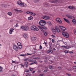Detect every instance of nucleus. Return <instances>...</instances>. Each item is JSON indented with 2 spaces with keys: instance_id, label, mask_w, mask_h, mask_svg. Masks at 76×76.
Returning a JSON list of instances; mask_svg holds the SVG:
<instances>
[{
  "instance_id": "1",
  "label": "nucleus",
  "mask_w": 76,
  "mask_h": 76,
  "mask_svg": "<svg viewBox=\"0 0 76 76\" xmlns=\"http://www.w3.org/2000/svg\"><path fill=\"white\" fill-rule=\"evenodd\" d=\"M17 3L21 7H26V4L25 3H22L20 0L18 1L17 2Z\"/></svg>"
},
{
  "instance_id": "2",
  "label": "nucleus",
  "mask_w": 76,
  "mask_h": 76,
  "mask_svg": "<svg viewBox=\"0 0 76 76\" xmlns=\"http://www.w3.org/2000/svg\"><path fill=\"white\" fill-rule=\"evenodd\" d=\"M31 31H39V28L35 26H31Z\"/></svg>"
},
{
  "instance_id": "3",
  "label": "nucleus",
  "mask_w": 76,
  "mask_h": 76,
  "mask_svg": "<svg viewBox=\"0 0 76 76\" xmlns=\"http://www.w3.org/2000/svg\"><path fill=\"white\" fill-rule=\"evenodd\" d=\"M47 23L45 21L43 20H41L39 22V25L41 26H44L45 24Z\"/></svg>"
},
{
  "instance_id": "4",
  "label": "nucleus",
  "mask_w": 76,
  "mask_h": 76,
  "mask_svg": "<svg viewBox=\"0 0 76 76\" xmlns=\"http://www.w3.org/2000/svg\"><path fill=\"white\" fill-rule=\"evenodd\" d=\"M62 34L63 36L65 37V38H69V35L67 33L62 32Z\"/></svg>"
},
{
  "instance_id": "5",
  "label": "nucleus",
  "mask_w": 76,
  "mask_h": 76,
  "mask_svg": "<svg viewBox=\"0 0 76 76\" xmlns=\"http://www.w3.org/2000/svg\"><path fill=\"white\" fill-rule=\"evenodd\" d=\"M56 22L59 24H61V23H62V21H61V19L59 18H57L56 19Z\"/></svg>"
},
{
  "instance_id": "6",
  "label": "nucleus",
  "mask_w": 76,
  "mask_h": 76,
  "mask_svg": "<svg viewBox=\"0 0 76 76\" xmlns=\"http://www.w3.org/2000/svg\"><path fill=\"white\" fill-rule=\"evenodd\" d=\"M38 28L41 30L42 32L44 33V35H45V36H47V32H46L45 33L44 29L42 28V27L40 26H38Z\"/></svg>"
},
{
  "instance_id": "7",
  "label": "nucleus",
  "mask_w": 76,
  "mask_h": 76,
  "mask_svg": "<svg viewBox=\"0 0 76 76\" xmlns=\"http://www.w3.org/2000/svg\"><path fill=\"white\" fill-rule=\"evenodd\" d=\"M13 48L15 51H19V48L16 45H14L13 47Z\"/></svg>"
},
{
  "instance_id": "8",
  "label": "nucleus",
  "mask_w": 76,
  "mask_h": 76,
  "mask_svg": "<svg viewBox=\"0 0 76 76\" xmlns=\"http://www.w3.org/2000/svg\"><path fill=\"white\" fill-rule=\"evenodd\" d=\"M42 18L43 19L45 20H48V19H50V17L48 16L45 15L42 17Z\"/></svg>"
},
{
  "instance_id": "9",
  "label": "nucleus",
  "mask_w": 76,
  "mask_h": 76,
  "mask_svg": "<svg viewBox=\"0 0 76 76\" xmlns=\"http://www.w3.org/2000/svg\"><path fill=\"white\" fill-rule=\"evenodd\" d=\"M21 29H23L24 31H27L29 28L28 26H25L24 27L23 26H22L21 27Z\"/></svg>"
},
{
  "instance_id": "10",
  "label": "nucleus",
  "mask_w": 76,
  "mask_h": 76,
  "mask_svg": "<svg viewBox=\"0 0 76 76\" xmlns=\"http://www.w3.org/2000/svg\"><path fill=\"white\" fill-rule=\"evenodd\" d=\"M66 16V17L68 18H69V19H74L75 18V17L70 15H67Z\"/></svg>"
},
{
  "instance_id": "11",
  "label": "nucleus",
  "mask_w": 76,
  "mask_h": 76,
  "mask_svg": "<svg viewBox=\"0 0 76 76\" xmlns=\"http://www.w3.org/2000/svg\"><path fill=\"white\" fill-rule=\"evenodd\" d=\"M26 13H27L28 14H30V15H33V16H35L36 15V14L35 13L29 11L27 12Z\"/></svg>"
},
{
  "instance_id": "12",
  "label": "nucleus",
  "mask_w": 76,
  "mask_h": 76,
  "mask_svg": "<svg viewBox=\"0 0 76 76\" xmlns=\"http://www.w3.org/2000/svg\"><path fill=\"white\" fill-rule=\"evenodd\" d=\"M51 31L53 34H54V35L56 34V30H55V29L53 28H52Z\"/></svg>"
},
{
  "instance_id": "13",
  "label": "nucleus",
  "mask_w": 76,
  "mask_h": 76,
  "mask_svg": "<svg viewBox=\"0 0 76 76\" xmlns=\"http://www.w3.org/2000/svg\"><path fill=\"white\" fill-rule=\"evenodd\" d=\"M55 29L57 32L59 33L60 32V28H59L57 26H56L55 28Z\"/></svg>"
},
{
  "instance_id": "14",
  "label": "nucleus",
  "mask_w": 76,
  "mask_h": 76,
  "mask_svg": "<svg viewBox=\"0 0 76 76\" xmlns=\"http://www.w3.org/2000/svg\"><path fill=\"white\" fill-rule=\"evenodd\" d=\"M14 31V28H10L9 31L10 34H12V32H13Z\"/></svg>"
},
{
  "instance_id": "15",
  "label": "nucleus",
  "mask_w": 76,
  "mask_h": 76,
  "mask_svg": "<svg viewBox=\"0 0 76 76\" xmlns=\"http://www.w3.org/2000/svg\"><path fill=\"white\" fill-rule=\"evenodd\" d=\"M14 11H15L16 12H20V13H22L23 11L21 10H19L17 9H14Z\"/></svg>"
},
{
  "instance_id": "16",
  "label": "nucleus",
  "mask_w": 76,
  "mask_h": 76,
  "mask_svg": "<svg viewBox=\"0 0 76 76\" xmlns=\"http://www.w3.org/2000/svg\"><path fill=\"white\" fill-rule=\"evenodd\" d=\"M50 2H51V3H54L57 1L54 0H50Z\"/></svg>"
},
{
  "instance_id": "17",
  "label": "nucleus",
  "mask_w": 76,
  "mask_h": 76,
  "mask_svg": "<svg viewBox=\"0 0 76 76\" xmlns=\"http://www.w3.org/2000/svg\"><path fill=\"white\" fill-rule=\"evenodd\" d=\"M68 7L69 9H75V7L72 6H69Z\"/></svg>"
},
{
  "instance_id": "18",
  "label": "nucleus",
  "mask_w": 76,
  "mask_h": 76,
  "mask_svg": "<svg viewBox=\"0 0 76 76\" xmlns=\"http://www.w3.org/2000/svg\"><path fill=\"white\" fill-rule=\"evenodd\" d=\"M7 14L9 15L10 16H11L12 15V13L11 12H9L7 13Z\"/></svg>"
},
{
  "instance_id": "19",
  "label": "nucleus",
  "mask_w": 76,
  "mask_h": 76,
  "mask_svg": "<svg viewBox=\"0 0 76 76\" xmlns=\"http://www.w3.org/2000/svg\"><path fill=\"white\" fill-rule=\"evenodd\" d=\"M31 39L33 41H35L36 39V37H33L31 38Z\"/></svg>"
},
{
  "instance_id": "20",
  "label": "nucleus",
  "mask_w": 76,
  "mask_h": 76,
  "mask_svg": "<svg viewBox=\"0 0 76 76\" xmlns=\"http://www.w3.org/2000/svg\"><path fill=\"white\" fill-rule=\"evenodd\" d=\"M42 27L43 29H45V30H47V29H48L47 27L45 26H42Z\"/></svg>"
},
{
  "instance_id": "21",
  "label": "nucleus",
  "mask_w": 76,
  "mask_h": 76,
  "mask_svg": "<svg viewBox=\"0 0 76 76\" xmlns=\"http://www.w3.org/2000/svg\"><path fill=\"white\" fill-rule=\"evenodd\" d=\"M33 17L32 16H30L28 18V20H32Z\"/></svg>"
},
{
  "instance_id": "22",
  "label": "nucleus",
  "mask_w": 76,
  "mask_h": 76,
  "mask_svg": "<svg viewBox=\"0 0 76 76\" xmlns=\"http://www.w3.org/2000/svg\"><path fill=\"white\" fill-rule=\"evenodd\" d=\"M64 20L65 21V22H67V23H69V21L67 19H66L65 18H64Z\"/></svg>"
},
{
  "instance_id": "23",
  "label": "nucleus",
  "mask_w": 76,
  "mask_h": 76,
  "mask_svg": "<svg viewBox=\"0 0 76 76\" xmlns=\"http://www.w3.org/2000/svg\"><path fill=\"white\" fill-rule=\"evenodd\" d=\"M23 37L24 38H27L28 37V35L26 34H23Z\"/></svg>"
},
{
  "instance_id": "24",
  "label": "nucleus",
  "mask_w": 76,
  "mask_h": 76,
  "mask_svg": "<svg viewBox=\"0 0 76 76\" xmlns=\"http://www.w3.org/2000/svg\"><path fill=\"white\" fill-rule=\"evenodd\" d=\"M34 3H37L39 2V0H34Z\"/></svg>"
},
{
  "instance_id": "25",
  "label": "nucleus",
  "mask_w": 76,
  "mask_h": 76,
  "mask_svg": "<svg viewBox=\"0 0 76 76\" xmlns=\"http://www.w3.org/2000/svg\"><path fill=\"white\" fill-rule=\"evenodd\" d=\"M49 69H50V70H52L53 69V66H49Z\"/></svg>"
},
{
  "instance_id": "26",
  "label": "nucleus",
  "mask_w": 76,
  "mask_h": 76,
  "mask_svg": "<svg viewBox=\"0 0 76 76\" xmlns=\"http://www.w3.org/2000/svg\"><path fill=\"white\" fill-rule=\"evenodd\" d=\"M27 64H28V62H25L24 63V65L25 66H27Z\"/></svg>"
},
{
  "instance_id": "27",
  "label": "nucleus",
  "mask_w": 76,
  "mask_h": 76,
  "mask_svg": "<svg viewBox=\"0 0 76 76\" xmlns=\"http://www.w3.org/2000/svg\"><path fill=\"white\" fill-rule=\"evenodd\" d=\"M18 47L19 49H21L22 48V46L21 45H20L18 46Z\"/></svg>"
},
{
  "instance_id": "28",
  "label": "nucleus",
  "mask_w": 76,
  "mask_h": 76,
  "mask_svg": "<svg viewBox=\"0 0 76 76\" xmlns=\"http://www.w3.org/2000/svg\"><path fill=\"white\" fill-rule=\"evenodd\" d=\"M62 30V31H66V28L64 27H63Z\"/></svg>"
},
{
  "instance_id": "29",
  "label": "nucleus",
  "mask_w": 76,
  "mask_h": 76,
  "mask_svg": "<svg viewBox=\"0 0 76 76\" xmlns=\"http://www.w3.org/2000/svg\"><path fill=\"white\" fill-rule=\"evenodd\" d=\"M3 71V67L0 66V72H2Z\"/></svg>"
},
{
  "instance_id": "30",
  "label": "nucleus",
  "mask_w": 76,
  "mask_h": 76,
  "mask_svg": "<svg viewBox=\"0 0 76 76\" xmlns=\"http://www.w3.org/2000/svg\"><path fill=\"white\" fill-rule=\"evenodd\" d=\"M47 53H50V52H51V53H53V51L51 50H49L48 51H47Z\"/></svg>"
},
{
  "instance_id": "31",
  "label": "nucleus",
  "mask_w": 76,
  "mask_h": 76,
  "mask_svg": "<svg viewBox=\"0 0 76 76\" xmlns=\"http://www.w3.org/2000/svg\"><path fill=\"white\" fill-rule=\"evenodd\" d=\"M72 22L74 23H76V20L75 19H73L72 20Z\"/></svg>"
},
{
  "instance_id": "32",
  "label": "nucleus",
  "mask_w": 76,
  "mask_h": 76,
  "mask_svg": "<svg viewBox=\"0 0 76 76\" xmlns=\"http://www.w3.org/2000/svg\"><path fill=\"white\" fill-rule=\"evenodd\" d=\"M28 61L29 62H33V61H34V60L33 59H29L28 60Z\"/></svg>"
},
{
  "instance_id": "33",
  "label": "nucleus",
  "mask_w": 76,
  "mask_h": 76,
  "mask_svg": "<svg viewBox=\"0 0 76 76\" xmlns=\"http://www.w3.org/2000/svg\"><path fill=\"white\" fill-rule=\"evenodd\" d=\"M17 45L18 46H19V45H22V44H21V43H20V42H18V43H17Z\"/></svg>"
},
{
  "instance_id": "34",
  "label": "nucleus",
  "mask_w": 76,
  "mask_h": 76,
  "mask_svg": "<svg viewBox=\"0 0 76 76\" xmlns=\"http://www.w3.org/2000/svg\"><path fill=\"white\" fill-rule=\"evenodd\" d=\"M47 23L50 25H51V22L50 21H48Z\"/></svg>"
},
{
  "instance_id": "35",
  "label": "nucleus",
  "mask_w": 76,
  "mask_h": 76,
  "mask_svg": "<svg viewBox=\"0 0 76 76\" xmlns=\"http://www.w3.org/2000/svg\"><path fill=\"white\" fill-rule=\"evenodd\" d=\"M59 27L62 30L63 26H59Z\"/></svg>"
},
{
  "instance_id": "36",
  "label": "nucleus",
  "mask_w": 76,
  "mask_h": 76,
  "mask_svg": "<svg viewBox=\"0 0 76 76\" xmlns=\"http://www.w3.org/2000/svg\"><path fill=\"white\" fill-rule=\"evenodd\" d=\"M20 56H26V55L24 54H22L20 55Z\"/></svg>"
},
{
  "instance_id": "37",
  "label": "nucleus",
  "mask_w": 76,
  "mask_h": 76,
  "mask_svg": "<svg viewBox=\"0 0 76 76\" xmlns=\"http://www.w3.org/2000/svg\"><path fill=\"white\" fill-rule=\"evenodd\" d=\"M72 69H76V66H74L72 67Z\"/></svg>"
},
{
  "instance_id": "38",
  "label": "nucleus",
  "mask_w": 76,
  "mask_h": 76,
  "mask_svg": "<svg viewBox=\"0 0 76 76\" xmlns=\"http://www.w3.org/2000/svg\"><path fill=\"white\" fill-rule=\"evenodd\" d=\"M34 63H35V64H37V61L35 60L34 61Z\"/></svg>"
},
{
  "instance_id": "39",
  "label": "nucleus",
  "mask_w": 76,
  "mask_h": 76,
  "mask_svg": "<svg viewBox=\"0 0 76 76\" xmlns=\"http://www.w3.org/2000/svg\"><path fill=\"white\" fill-rule=\"evenodd\" d=\"M74 33L76 35V29H75L74 30Z\"/></svg>"
},
{
  "instance_id": "40",
  "label": "nucleus",
  "mask_w": 76,
  "mask_h": 76,
  "mask_svg": "<svg viewBox=\"0 0 76 76\" xmlns=\"http://www.w3.org/2000/svg\"><path fill=\"white\" fill-rule=\"evenodd\" d=\"M29 70L30 71H32V70H33V69L31 68H29Z\"/></svg>"
},
{
  "instance_id": "41",
  "label": "nucleus",
  "mask_w": 76,
  "mask_h": 76,
  "mask_svg": "<svg viewBox=\"0 0 76 76\" xmlns=\"http://www.w3.org/2000/svg\"><path fill=\"white\" fill-rule=\"evenodd\" d=\"M69 46L67 47V46H65V48H66V49H69Z\"/></svg>"
},
{
  "instance_id": "42",
  "label": "nucleus",
  "mask_w": 76,
  "mask_h": 76,
  "mask_svg": "<svg viewBox=\"0 0 76 76\" xmlns=\"http://www.w3.org/2000/svg\"><path fill=\"white\" fill-rule=\"evenodd\" d=\"M3 7H4L6 8V7H7V6L6 5L4 4L3 5Z\"/></svg>"
},
{
  "instance_id": "43",
  "label": "nucleus",
  "mask_w": 76,
  "mask_h": 76,
  "mask_svg": "<svg viewBox=\"0 0 76 76\" xmlns=\"http://www.w3.org/2000/svg\"><path fill=\"white\" fill-rule=\"evenodd\" d=\"M51 36L52 37V38H55V36L53 35H51Z\"/></svg>"
},
{
  "instance_id": "44",
  "label": "nucleus",
  "mask_w": 76,
  "mask_h": 76,
  "mask_svg": "<svg viewBox=\"0 0 76 76\" xmlns=\"http://www.w3.org/2000/svg\"><path fill=\"white\" fill-rule=\"evenodd\" d=\"M67 75L68 76H72V75L70 74H67Z\"/></svg>"
},
{
  "instance_id": "45",
  "label": "nucleus",
  "mask_w": 76,
  "mask_h": 76,
  "mask_svg": "<svg viewBox=\"0 0 76 76\" xmlns=\"http://www.w3.org/2000/svg\"><path fill=\"white\" fill-rule=\"evenodd\" d=\"M16 63V62L15 61H14L13 60H12V63Z\"/></svg>"
},
{
  "instance_id": "46",
  "label": "nucleus",
  "mask_w": 76,
  "mask_h": 76,
  "mask_svg": "<svg viewBox=\"0 0 76 76\" xmlns=\"http://www.w3.org/2000/svg\"><path fill=\"white\" fill-rule=\"evenodd\" d=\"M69 53H70V54H72L73 53V52L72 51H70L69 52Z\"/></svg>"
},
{
  "instance_id": "47",
  "label": "nucleus",
  "mask_w": 76,
  "mask_h": 76,
  "mask_svg": "<svg viewBox=\"0 0 76 76\" xmlns=\"http://www.w3.org/2000/svg\"><path fill=\"white\" fill-rule=\"evenodd\" d=\"M25 72H29V70H28V69H26V70Z\"/></svg>"
},
{
  "instance_id": "48",
  "label": "nucleus",
  "mask_w": 76,
  "mask_h": 76,
  "mask_svg": "<svg viewBox=\"0 0 76 76\" xmlns=\"http://www.w3.org/2000/svg\"><path fill=\"white\" fill-rule=\"evenodd\" d=\"M43 75H44V74H40L39 75V76H43Z\"/></svg>"
},
{
  "instance_id": "49",
  "label": "nucleus",
  "mask_w": 76,
  "mask_h": 76,
  "mask_svg": "<svg viewBox=\"0 0 76 76\" xmlns=\"http://www.w3.org/2000/svg\"><path fill=\"white\" fill-rule=\"evenodd\" d=\"M28 60V58H26V59H24V61H27V60Z\"/></svg>"
},
{
  "instance_id": "50",
  "label": "nucleus",
  "mask_w": 76,
  "mask_h": 76,
  "mask_svg": "<svg viewBox=\"0 0 76 76\" xmlns=\"http://www.w3.org/2000/svg\"><path fill=\"white\" fill-rule=\"evenodd\" d=\"M64 52L66 53H68V51H67V50H65L64 51Z\"/></svg>"
},
{
  "instance_id": "51",
  "label": "nucleus",
  "mask_w": 76,
  "mask_h": 76,
  "mask_svg": "<svg viewBox=\"0 0 76 76\" xmlns=\"http://www.w3.org/2000/svg\"><path fill=\"white\" fill-rule=\"evenodd\" d=\"M44 72H45V73H47V70H45L44 71Z\"/></svg>"
},
{
  "instance_id": "52",
  "label": "nucleus",
  "mask_w": 76,
  "mask_h": 76,
  "mask_svg": "<svg viewBox=\"0 0 76 76\" xmlns=\"http://www.w3.org/2000/svg\"><path fill=\"white\" fill-rule=\"evenodd\" d=\"M18 24H17L15 26V27H18Z\"/></svg>"
},
{
  "instance_id": "53",
  "label": "nucleus",
  "mask_w": 76,
  "mask_h": 76,
  "mask_svg": "<svg viewBox=\"0 0 76 76\" xmlns=\"http://www.w3.org/2000/svg\"><path fill=\"white\" fill-rule=\"evenodd\" d=\"M32 64H34V63H31L29 65H32Z\"/></svg>"
},
{
  "instance_id": "54",
  "label": "nucleus",
  "mask_w": 76,
  "mask_h": 76,
  "mask_svg": "<svg viewBox=\"0 0 76 76\" xmlns=\"http://www.w3.org/2000/svg\"><path fill=\"white\" fill-rule=\"evenodd\" d=\"M52 42H54V39H52Z\"/></svg>"
},
{
  "instance_id": "55",
  "label": "nucleus",
  "mask_w": 76,
  "mask_h": 76,
  "mask_svg": "<svg viewBox=\"0 0 76 76\" xmlns=\"http://www.w3.org/2000/svg\"><path fill=\"white\" fill-rule=\"evenodd\" d=\"M61 47H62L63 48H65L66 46H61Z\"/></svg>"
},
{
  "instance_id": "56",
  "label": "nucleus",
  "mask_w": 76,
  "mask_h": 76,
  "mask_svg": "<svg viewBox=\"0 0 76 76\" xmlns=\"http://www.w3.org/2000/svg\"><path fill=\"white\" fill-rule=\"evenodd\" d=\"M28 75V76H31V75L29 73H28L27 74Z\"/></svg>"
},
{
  "instance_id": "57",
  "label": "nucleus",
  "mask_w": 76,
  "mask_h": 76,
  "mask_svg": "<svg viewBox=\"0 0 76 76\" xmlns=\"http://www.w3.org/2000/svg\"><path fill=\"white\" fill-rule=\"evenodd\" d=\"M20 66H22L23 67H24V65H23V64H20Z\"/></svg>"
},
{
  "instance_id": "58",
  "label": "nucleus",
  "mask_w": 76,
  "mask_h": 76,
  "mask_svg": "<svg viewBox=\"0 0 76 76\" xmlns=\"http://www.w3.org/2000/svg\"><path fill=\"white\" fill-rule=\"evenodd\" d=\"M33 59H34V60H36L37 59V58H34Z\"/></svg>"
},
{
  "instance_id": "59",
  "label": "nucleus",
  "mask_w": 76,
  "mask_h": 76,
  "mask_svg": "<svg viewBox=\"0 0 76 76\" xmlns=\"http://www.w3.org/2000/svg\"><path fill=\"white\" fill-rule=\"evenodd\" d=\"M27 55H29V56H31V55H32V54H29L28 53H27Z\"/></svg>"
},
{
  "instance_id": "60",
  "label": "nucleus",
  "mask_w": 76,
  "mask_h": 76,
  "mask_svg": "<svg viewBox=\"0 0 76 76\" xmlns=\"http://www.w3.org/2000/svg\"><path fill=\"white\" fill-rule=\"evenodd\" d=\"M40 49H42V46H41V45H40Z\"/></svg>"
},
{
  "instance_id": "61",
  "label": "nucleus",
  "mask_w": 76,
  "mask_h": 76,
  "mask_svg": "<svg viewBox=\"0 0 76 76\" xmlns=\"http://www.w3.org/2000/svg\"><path fill=\"white\" fill-rule=\"evenodd\" d=\"M71 70V69H68V70L69 71H70V70Z\"/></svg>"
},
{
  "instance_id": "62",
  "label": "nucleus",
  "mask_w": 76,
  "mask_h": 76,
  "mask_svg": "<svg viewBox=\"0 0 76 76\" xmlns=\"http://www.w3.org/2000/svg\"><path fill=\"white\" fill-rule=\"evenodd\" d=\"M35 71H34L32 72V73H35Z\"/></svg>"
},
{
  "instance_id": "63",
  "label": "nucleus",
  "mask_w": 76,
  "mask_h": 76,
  "mask_svg": "<svg viewBox=\"0 0 76 76\" xmlns=\"http://www.w3.org/2000/svg\"><path fill=\"white\" fill-rule=\"evenodd\" d=\"M74 64H76V62H74Z\"/></svg>"
},
{
  "instance_id": "64",
  "label": "nucleus",
  "mask_w": 76,
  "mask_h": 76,
  "mask_svg": "<svg viewBox=\"0 0 76 76\" xmlns=\"http://www.w3.org/2000/svg\"><path fill=\"white\" fill-rule=\"evenodd\" d=\"M11 76H15V75H12Z\"/></svg>"
}]
</instances>
